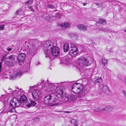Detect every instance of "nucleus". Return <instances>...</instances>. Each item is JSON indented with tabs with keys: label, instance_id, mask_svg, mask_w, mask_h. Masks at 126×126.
Masks as SVG:
<instances>
[{
	"label": "nucleus",
	"instance_id": "f257e3e1",
	"mask_svg": "<svg viewBox=\"0 0 126 126\" xmlns=\"http://www.w3.org/2000/svg\"><path fill=\"white\" fill-rule=\"evenodd\" d=\"M58 83H49L44 81L40 83L42 85V88L44 89L47 93H51L56 92L59 94L62 98L65 97V95L63 92V89L62 87H57Z\"/></svg>",
	"mask_w": 126,
	"mask_h": 126
},
{
	"label": "nucleus",
	"instance_id": "f03ea898",
	"mask_svg": "<svg viewBox=\"0 0 126 126\" xmlns=\"http://www.w3.org/2000/svg\"><path fill=\"white\" fill-rule=\"evenodd\" d=\"M92 58L89 57L86 58L80 56L78 59L77 63L80 71L83 72L85 69V66H88L92 63Z\"/></svg>",
	"mask_w": 126,
	"mask_h": 126
},
{
	"label": "nucleus",
	"instance_id": "7ed1b4c3",
	"mask_svg": "<svg viewBox=\"0 0 126 126\" xmlns=\"http://www.w3.org/2000/svg\"><path fill=\"white\" fill-rule=\"evenodd\" d=\"M47 50L45 52L46 55H59L60 51L58 47L53 46V43L51 41L47 42L46 43Z\"/></svg>",
	"mask_w": 126,
	"mask_h": 126
},
{
	"label": "nucleus",
	"instance_id": "20e7f679",
	"mask_svg": "<svg viewBox=\"0 0 126 126\" xmlns=\"http://www.w3.org/2000/svg\"><path fill=\"white\" fill-rule=\"evenodd\" d=\"M83 88V85L81 83H76L73 84L71 88V91L72 92L76 94H78L80 93V94L78 95V97L79 98H80L83 96L82 93L83 92L82 90Z\"/></svg>",
	"mask_w": 126,
	"mask_h": 126
},
{
	"label": "nucleus",
	"instance_id": "39448f33",
	"mask_svg": "<svg viewBox=\"0 0 126 126\" xmlns=\"http://www.w3.org/2000/svg\"><path fill=\"white\" fill-rule=\"evenodd\" d=\"M21 104L20 100L15 97H13L9 104L10 106L12 108L9 109L8 112H13L15 110V108L19 106Z\"/></svg>",
	"mask_w": 126,
	"mask_h": 126
},
{
	"label": "nucleus",
	"instance_id": "423d86ee",
	"mask_svg": "<svg viewBox=\"0 0 126 126\" xmlns=\"http://www.w3.org/2000/svg\"><path fill=\"white\" fill-rule=\"evenodd\" d=\"M29 67L28 64H25L23 68L18 69L13 76L15 77H19L22 75L24 72H27L29 70Z\"/></svg>",
	"mask_w": 126,
	"mask_h": 126
},
{
	"label": "nucleus",
	"instance_id": "0eeeda50",
	"mask_svg": "<svg viewBox=\"0 0 126 126\" xmlns=\"http://www.w3.org/2000/svg\"><path fill=\"white\" fill-rule=\"evenodd\" d=\"M41 93L40 90L37 89L33 90L32 93L33 99L39 103L41 102L40 97Z\"/></svg>",
	"mask_w": 126,
	"mask_h": 126
},
{
	"label": "nucleus",
	"instance_id": "6e6552de",
	"mask_svg": "<svg viewBox=\"0 0 126 126\" xmlns=\"http://www.w3.org/2000/svg\"><path fill=\"white\" fill-rule=\"evenodd\" d=\"M71 47L72 48V49L70 52V53L72 54H74V55L77 54L78 53V49L79 48H82L83 52L86 51L88 49L87 47L83 46L82 47L80 45H79L77 47H72L71 46Z\"/></svg>",
	"mask_w": 126,
	"mask_h": 126
},
{
	"label": "nucleus",
	"instance_id": "1a4fd4ad",
	"mask_svg": "<svg viewBox=\"0 0 126 126\" xmlns=\"http://www.w3.org/2000/svg\"><path fill=\"white\" fill-rule=\"evenodd\" d=\"M64 100L66 102H73L77 98V96L72 94H68L67 95H65Z\"/></svg>",
	"mask_w": 126,
	"mask_h": 126
},
{
	"label": "nucleus",
	"instance_id": "9d476101",
	"mask_svg": "<svg viewBox=\"0 0 126 126\" xmlns=\"http://www.w3.org/2000/svg\"><path fill=\"white\" fill-rule=\"evenodd\" d=\"M52 93L49 95L51 101V104L59 100V96L57 94H54L53 92Z\"/></svg>",
	"mask_w": 126,
	"mask_h": 126
},
{
	"label": "nucleus",
	"instance_id": "9b49d317",
	"mask_svg": "<svg viewBox=\"0 0 126 126\" xmlns=\"http://www.w3.org/2000/svg\"><path fill=\"white\" fill-rule=\"evenodd\" d=\"M70 58L67 56H66L63 57L60 60V63L61 64L64 63L66 64H67L69 63L70 61Z\"/></svg>",
	"mask_w": 126,
	"mask_h": 126
},
{
	"label": "nucleus",
	"instance_id": "f8f14e48",
	"mask_svg": "<svg viewBox=\"0 0 126 126\" xmlns=\"http://www.w3.org/2000/svg\"><path fill=\"white\" fill-rule=\"evenodd\" d=\"M44 103L47 105L51 104V101L49 95L46 96L44 98Z\"/></svg>",
	"mask_w": 126,
	"mask_h": 126
},
{
	"label": "nucleus",
	"instance_id": "ddd939ff",
	"mask_svg": "<svg viewBox=\"0 0 126 126\" xmlns=\"http://www.w3.org/2000/svg\"><path fill=\"white\" fill-rule=\"evenodd\" d=\"M77 27L80 30L85 31L87 30L86 26L84 25L79 24L77 25Z\"/></svg>",
	"mask_w": 126,
	"mask_h": 126
},
{
	"label": "nucleus",
	"instance_id": "4468645a",
	"mask_svg": "<svg viewBox=\"0 0 126 126\" xmlns=\"http://www.w3.org/2000/svg\"><path fill=\"white\" fill-rule=\"evenodd\" d=\"M20 100L21 103H26L28 102L26 97L24 95H23L20 98Z\"/></svg>",
	"mask_w": 126,
	"mask_h": 126
},
{
	"label": "nucleus",
	"instance_id": "2eb2a0df",
	"mask_svg": "<svg viewBox=\"0 0 126 126\" xmlns=\"http://www.w3.org/2000/svg\"><path fill=\"white\" fill-rule=\"evenodd\" d=\"M13 93L14 95H16L17 97L20 96V98L23 95V92L20 91H17L16 90H14L13 91Z\"/></svg>",
	"mask_w": 126,
	"mask_h": 126
},
{
	"label": "nucleus",
	"instance_id": "dca6fc26",
	"mask_svg": "<svg viewBox=\"0 0 126 126\" xmlns=\"http://www.w3.org/2000/svg\"><path fill=\"white\" fill-rule=\"evenodd\" d=\"M34 100H30V102L27 105V106L29 108L31 107H34L35 106L36 103Z\"/></svg>",
	"mask_w": 126,
	"mask_h": 126
},
{
	"label": "nucleus",
	"instance_id": "f3484780",
	"mask_svg": "<svg viewBox=\"0 0 126 126\" xmlns=\"http://www.w3.org/2000/svg\"><path fill=\"white\" fill-rule=\"evenodd\" d=\"M69 24L68 22H64L63 23L60 24L59 26L63 28V29H65L69 26Z\"/></svg>",
	"mask_w": 126,
	"mask_h": 126
},
{
	"label": "nucleus",
	"instance_id": "a211bd4d",
	"mask_svg": "<svg viewBox=\"0 0 126 126\" xmlns=\"http://www.w3.org/2000/svg\"><path fill=\"white\" fill-rule=\"evenodd\" d=\"M63 49L64 52H67L69 49V47L68 43H64L63 46Z\"/></svg>",
	"mask_w": 126,
	"mask_h": 126
},
{
	"label": "nucleus",
	"instance_id": "6ab92c4d",
	"mask_svg": "<svg viewBox=\"0 0 126 126\" xmlns=\"http://www.w3.org/2000/svg\"><path fill=\"white\" fill-rule=\"evenodd\" d=\"M113 110L112 107L110 106H106L104 108H103V110L107 111H112Z\"/></svg>",
	"mask_w": 126,
	"mask_h": 126
},
{
	"label": "nucleus",
	"instance_id": "aec40b11",
	"mask_svg": "<svg viewBox=\"0 0 126 126\" xmlns=\"http://www.w3.org/2000/svg\"><path fill=\"white\" fill-rule=\"evenodd\" d=\"M99 20L100 21L96 22V24L97 25L98 24H101L103 23H104V24H106L107 22L105 20L102 18H99Z\"/></svg>",
	"mask_w": 126,
	"mask_h": 126
},
{
	"label": "nucleus",
	"instance_id": "412c9836",
	"mask_svg": "<svg viewBox=\"0 0 126 126\" xmlns=\"http://www.w3.org/2000/svg\"><path fill=\"white\" fill-rule=\"evenodd\" d=\"M59 56H45L46 58H47L51 60L56 58H59Z\"/></svg>",
	"mask_w": 126,
	"mask_h": 126
},
{
	"label": "nucleus",
	"instance_id": "4be33fe9",
	"mask_svg": "<svg viewBox=\"0 0 126 126\" xmlns=\"http://www.w3.org/2000/svg\"><path fill=\"white\" fill-rule=\"evenodd\" d=\"M36 50V48L34 45H33L29 48V50L30 52H33V51H35Z\"/></svg>",
	"mask_w": 126,
	"mask_h": 126
},
{
	"label": "nucleus",
	"instance_id": "5701e85b",
	"mask_svg": "<svg viewBox=\"0 0 126 126\" xmlns=\"http://www.w3.org/2000/svg\"><path fill=\"white\" fill-rule=\"evenodd\" d=\"M16 15H21L23 14V12L22 11V9L20 8L18 9L15 13Z\"/></svg>",
	"mask_w": 126,
	"mask_h": 126
},
{
	"label": "nucleus",
	"instance_id": "b1692460",
	"mask_svg": "<svg viewBox=\"0 0 126 126\" xmlns=\"http://www.w3.org/2000/svg\"><path fill=\"white\" fill-rule=\"evenodd\" d=\"M102 81V78L101 77H96L94 82V83H99L101 82Z\"/></svg>",
	"mask_w": 126,
	"mask_h": 126
},
{
	"label": "nucleus",
	"instance_id": "393cba45",
	"mask_svg": "<svg viewBox=\"0 0 126 126\" xmlns=\"http://www.w3.org/2000/svg\"><path fill=\"white\" fill-rule=\"evenodd\" d=\"M108 91L109 90L108 87L106 85H105L103 86L102 88V91L103 93H105Z\"/></svg>",
	"mask_w": 126,
	"mask_h": 126
},
{
	"label": "nucleus",
	"instance_id": "a878e982",
	"mask_svg": "<svg viewBox=\"0 0 126 126\" xmlns=\"http://www.w3.org/2000/svg\"><path fill=\"white\" fill-rule=\"evenodd\" d=\"M71 123L73 124L74 126H77L78 125L77 120L76 119H73L71 121Z\"/></svg>",
	"mask_w": 126,
	"mask_h": 126
},
{
	"label": "nucleus",
	"instance_id": "bb28decb",
	"mask_svg": "<svg viewBox=\"0 0 126 126\" xmlns=\"http://www.w3.org/2000/svg\"><path fill=\"white\" fill-rule=\"evenodd\" d=\"M98 30L99 31H102L103 32H108V29L106 28H104L103 27H101L97 28Z\"/></svg>",
	"mask_w": 126,
	"mask_h": 126
},
{
	"label": "nucleus",
	"instance_id": "cd10ccee",
	"mask_svg": "<svg viewBox=\"0 0 126 126\" xmlns=\"http://www.w3.org/2000/svg\"><path fill=\"white\" fill-rule=\"evenodd\" d=\"M102 63L104 64V65L107 64L108 63V60L106 58L104 57L102 58Z\"/></svg>",
	"mask_w": 126,
	"mask_h": 126
},
{
	"label": "nucleus",
	"instance_id": "c85d7f7f",
	"mask_svg": "<svg viewBox=\"0 0 126 126\" xmlns=\"http://www.w3.org/2000/svg\"><path fill=\"white\" fill-rule=\"evenodd\" d=\"M72 38H74L75 39H77L78 37V34H71Z\"/></svg>",
	"mask_w": 126,
	"mask_h": 126
},
{
	"label": "nucleus",
	"instance_id": "c756f323",
	"mask_svg": "<svg viewBox=\"0 0 126 126\" xmlns=\"http://www.w3.org/2000/svg\"><path fill=\"white\" fill-rule=\"evenodd\" d=\"M103 110V108L102 109L100 107L95 108L94 109V111L95 112H100Z\"/></svg>",
	"mask_w": 126,
	"mask_h": 126
},
{
	"label": "nucleus",
	"instance_id": "7c9ffc66",
	"mask_svg": "<svg viewBox=\"0 0 126 126\" xmlns=\"http://www.w3.org/2000/svg\"><path fill=\"white\" fill-rule=\"evenodd\" d=\"M33 2V0H29V1L25 2V3L26 4L31 5L32 3Z\"/></svg>",
	"mask_w": 126,
	"mask_h": 126
},
{
	"label": "nucleus",
	"instance_id": "2f4dec72",
	"mask_svg": "<svg viewBox=\"0 0 126 126\" xmlns=\"http://www.w3.org/2000/svg\"><path fill=\"white\" fill-rule=\"evenodd\" d=\"M47 6L48 8H51L52 9L54 8L55 7L54 5L50 4H47Z\"/></svg>",
	"mask_w": 126,
	"mask_h": 126
},
{
	"label": "nucleus",
	"instance_id": "473e14b6",
	"mask_svg": "<svg viewBox=\"0 0 126 126\" xmlns=\"http://www.w3.org/2000/svg\"><path fill=\"white\" fill-rule=\"evenodd\" d=\"M27 7L29 9H30L31 11H32L33 12H34V10L31 6H27Z\"/></svg>",
	"mask_w": 126,
	"mask_h": 126
},
{
	"label": "nucleus",
	"instance_id": "72a5a7b5",
	"mask_svg": "<svg viewBox=\"0 0 126 126\" xmlns=\"http://www.w3.org/2000/svg\"><path fill=\"white\" fill-rule=\"evenodd\" d=\"M96 6H99V7H101L103 5V3H97L96 4Z\"/></svg>",
	"mask_w": 126,
	"mask_h": 126
},
{
	"label": "nucleus",
	"instance_id": "f704fd0d",
	"mask_svg": "<svg viewBox=\"0 0 126 126\" xmlns=\"http://www.w3.org/2000/svg\"><path fill=\"white\" fill-rule=\"evenodd\" d=\"M4 25H2L0 26V30H4Z\"/></svg>",
	"mask_w": 126,
	"mask_h": 126
},
{
	"label": "nucleus",
	"instance_id": "c9c22d12",
	"mask_svg": "<svg viewBox=\"0 0 126 126\" xmlns=\"http://www.w3.org/2000/svg\"><path fill=\"white\" fill-rule=\"evenodd\" d=\"M34 120L35 122H37L39 121V119L38 118H35L34 119Z\"/></svg>",
	"mask_w": 126,
	"mask_h": 126
},
{
	"label": "nucleus",
	"instance_id": "e433bc0d",
	"mask_svg": "<svg viewBox=\"0 0 126 126\" xmlns=\"http://www.w3.org/2000/svg\"><path fill=\"white\" fill-rule=\"evenodd\" d=\"M6 49L8 51H10L12 50V49L11 48H9V47H7L6 48Z\"/></svg>",
	"mask_w": 126,
	"mask_h": 126
},
{
	"label": "nucleus",
	"instance_id": "4c0bfd02",
	"mask_svg": "<svg viewBox=\"0 0 126 126\" xmlns=\"http://www.w3.org/2000/svg\"><path fill=\"white\" fill-rule=\"evenodd\" d=\"M35 86V85H34V86H30V87L29 88H30V89H31L32 88H33Z\"/></svg>",
	"mask_w": 126,
	"mask_h": 126
},
{
	"label": "nucleus",
	"instance_id": "58836bf2",
	"mask_svg": "<svg viewBox=\"0 0 126 126\" xmlns=\"http://www.w3.org/2000/svg\"><path fill=\"white\" fill-rule=\"evenodd\" d=\"M83 6H85L87 4V3H83Z\"/></svg>",
	"mask_w": 126,
	"mask_h": 126
},
{
	"label": "nucleus",
	"instance_id": "ea45409f",
	"mask_svg": "<svg viewBox=\"0 0 126 126\" xmlns=\"http://www.w3.org/2000/svg\"><path fill=\"white\" fill-rule=\"evenodd\" d=\"M40 62H38V63H36V65H38V64H40Z\"/></svg>",
	"mask_w": 126,
	"mask_h": 126
},
{
	"label": "nucleus",
	"instance_id": "a19ab883",
	"mask_svg": "<svg viewBox=\"0 0 126 126\" xmlns=\"http://www.w3.org/2000/svg\"><path fill=\"white\" fill-rule=\"evenodd\" d=\"M30 59L29 60V62H30L31 61L32 59L31 58H30Z\"/></svg>",
	"mask_w": 126,
	"mask_h": 126
},
{
	"label": "nucleus",
	"instance_id": "79ce46f5",
	"mask_svg": "<svg viewBox=\"0 0 126 126\" xmlns=\"http://www.w3.org/2000/svg\"><path fill=\"white\" fill-rule=\"evenodd\" d=\"M64 112L65 113H68L69 112H68L67 111H64Z\"/></svg>",
	"mask_w": 126,
	"mask_h": 126
},
{
	"label": "nucleus",
	"instance_id": "37998d69",
	"mask_svg": "<svg viewBox=\"0 0 126 126\" xmlns=\"http://www.w3.org/2000/svg\"><path fill=\"white\" fill-rule=\"evenodd\" d=\"M27 47L28 48L29 47V46H27Z\"/></svg>",
	"mask_w": 126,
	"mask_h": 126
},
{
	"label": "nucleus",
	"instance_id": "c03bdc74",
	"mask_svg": "<svg viewBox=\"0 0 126 126\" xmlns=\"http://www.w3.org/2000/svg\"><path fill=\"white\" fill-rule=\"evenodd\" d=\"M45 45H45H45H44V46H45Z\"/></svg>",
	"mask_w": 126,
	"mask_h": 126
},
{
	"label": "nucleus",
	"instance_id": "a18cd8bd",
	"mask_svg": "<svg viewBox=\"0 0 126 126\" xmlns=\"http://www.w3.org/2000/svg\"><path fill=\"white\" fill-rule=\"evenodd\" d=\"M71 56V57H72V56Z\"/></svg>",
	"mask_w": 126,
	"mask_h": 126
},
{
	"label": "nucleus",
	"instance_id": "49530a36",
	"mask_svg": "<svg viewBox=\"0 0 126 126\" xmlns=\"http://www.w3.org/2000/svg\"><path fill=\"white\" fill-rule=\"evenodd\" d=\"M12 46H14V45H12Z\"/></svg>",
	"mask_w": 126,
	"mask_h": 126
}]
</instances>
